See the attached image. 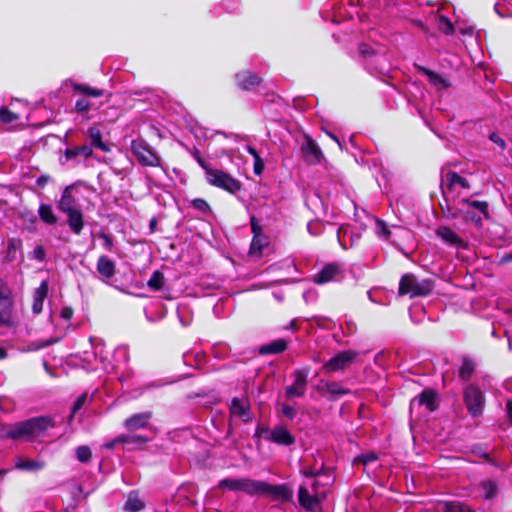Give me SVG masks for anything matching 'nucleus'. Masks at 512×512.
<instances>
[{
	"label": "nucleus",
	"instance_id": "obj_38",
	"mask_svg": "<svg viewBox=\"0 0 512 512\" xmlns=\"http://www.w3.org/2000/svg\"><path fill=\"white\" fill-rule=\"evenodd\" d=\"M462 202L465 205L464 209L478 211L480 214H483L484 217H488L487 202L477 200H463Z\"/></svg>",
	"mask_w": 512,
	"mask_h": 512
},
{
	"label": "nucleus",
	"instance_id": "obj_42",
	"mask_svg": "<svg viewBox=\"0 0 512 512\" xmlns=\"http://www.w3.org/2000/svg\"><path fill=\"white\" fill-rule=\"evenodd\" d=\"M443 511L444 512H474L469 506L458 502V501H452V502H445L443 504Z\"/></svg>",
	"mask_w": 512,
	"mask_h": 512
},
{
	"label": "nucleus",
	"instance_id": "obj_58",
	"mask_svg": "<svg viewBox=\"0 0 512 512\" xmlns=\"http://www.w3.org/2000/svg\"><path fill=\"white\" fill-rule=\"evenodd\" d=\"M281 411L283 415L290 420L294 419L296 416V410L288 404H283Z\"/></svg>",
	"mask_w": 512,
	"mask_h": 512
},
{
	"label": "nucleus",
	"instance_id": "obj_41",
	"mask_svg": "<svg viewBox=\"0 0 512 512\" xmlns=\"http://www.w3.org/2000/svg\"><path fill=\"white\" fill-rule=\"evenodd\" d=\"M268 244L267 238L262 234L254 235L251 246L250 253L251 254H261L263 248Z\"/></svg>",
	"mask_w": 512,
	"mask_h": 512
},
{
	"label": "nucleus",
	"instance_id": "obj_36",
	"mask_svg": "<svg viewBox=\"0 0 512 512\" xmlns=\"http://www.w3.org/2000/svg\"><path fill=\"white\" fill-rule=\"evenodd\" d=\"M38 213L41 220L46 224L53 225L57 221V218L52 210V207L48 204H41Z\"/></svg>",
	"mask_w": 512,
	"mask_h": 512
},
{
	"label": "nucleus",
	"instance_id": "obj_15",
	"mask_svg": "<svg viewBox=\"0 0 512 512\" xmlns=\"http://www.w3.org/2000/svg\"><path fill=\"white\" fill-rule=\"evenodd\" d=\"M385 47L380 44L362 43L359 46V53L364 59L376 58L377 61L385 59Z\"/></svg>",
	"mask_w": 512,
	"mask_h": 512
},
{
	"label": "nucleus",
	"instance_id": "obj_26",
	"mask_svg": "<svg viewBox=\"0 0 512 512\" xmlns=\"http://www.w3.org/2000/svg\"><path fill=\"white\" fill-rule=\"evenodd\" d=\"M45 467V463L41 460H31L24 457L15 459V468L24 471H39Z\"/></svg>",
	"mask_w": 512,
	"mask_h": 512
},
{
	"label": "nucleus",
	"instance_id": "obj_1",
	"mask_svg": "<svg viewBox=\"0 0 512 512\" xmlns=\"http://www.w3.org/2000/svg\"><path fill=\"white\" fill-rule=\"evenodd\" d=\"M54 427L52 418L40 416L9 426L4 436L13 440H31L42 436L48 429Z\"/></svg>",
	"mask_w": 512,
	"mask_h": 512
},
{
	"label": "nucleus",
	"instance_id": "obj_62",
	"mask_svg": "<svg viewBox=\"0 0 512 512\" xmlns=\"http://www.w3.org/2000/svg\"><path fill=\"white\" fill-rule=\"evenodd\" d=\"M253 168H254V173L256 175L262 174V172L264 170V162L261 159V157L254 160V167Z\"/></svg>",
	"mask_w": 512,
	"mask_h": 512
},
{
	"label": "nucleus",
	"instance_id": "obj_24",
	"mask_svg": "<svg viewBox=\"0 0 512 512\" xmlns=\"http://www.w3.org/2000/svg\"><path fill=\"white\" fill-rule=\"evenodd\" d=\"M58 209L65 213L72 212L78 210L76 200L71 194V188L67 187L61 196V199L58 203Z\"/></svg>",
	"mask_w": 512,
	"mask_h": 512
},
{
	"label": "nucleus",
	"instance_id": "obj_4",
	"mask_svg": "<svg viewBox=\"0 0 512 512\" xmlns=\"http://www.w3.org/2000/svg\"><path fill=\"white\" fill-rule=\"evenodd\" d=\"M131 151L143 166L159 167L160 156L143 139H135L131 142Z\"/></svg>",
	"mask_w": 512,
	"mask_h": 512
},
{
	"label": "nucleus",
	"instance_id": "obj_46",
	"mask_svg": "<svg viewBox=\"0 0 512 512\" xmlns=\"http://www.w3.org/2000/svg\"><path fill=\"white\" fill-rule=\"evenodd\" d=\"M0 301H13L12 290L2 279H0Z\"/></svg>",
	"mask_w": 512,
	"mask_h": 512
},
{
	"label": "nucleus",
	"instance_id": "obj_51",
	"mask_svg": "<svg viewBox=\"0 0 512 512\" xmlns=\"http://www.w3.org/2000/svg\"><path fill=\"white\" fill-rule=\"evenodd\" d=\"M462 211L465 213L466 217L473 221L476 224H480L483 214H480L478 211L470 210V209H462Z\"/></svg>",
	"mask_w": 512,
	"mask_h": 512
},
{
	"label": "nucleus",
	"instance_id": "obj_33",
	"mask_svg": "<svg viewBox=\"0 0 512 512\" xmlns=\"http://www.w3.org/2000/svg\"><path fill=\"white\" fill-rule=\"evenodd\" d=\"M144 508L143 501L138 497L136 492H131L125 503L124 510L126 512H138Z\"/></svg>",
	"mask_w": 512,
	"mask_h": 512
},
{
	"label": "nucleus",
	"instance_id": "obj_27",
	"mask_svg": "<svg viewBox=\"0 0 512 512\" xmlns=\"http://www.w3.org/2000/svg\"><path fill=\"white\" fill-rule=\"evenodd\" d=\"M65 214L67 215L68 225L71 231L74 234L79 235L84 225L82 212L78 209Z\"/></svg>",
	"mask_w": 512,
	"mask_h": 512
},
{
	"label": "nucleus",
	"instance_id": "obj_52",
	"mask_svg": "<svg viewBox=\"0 0 512 512\" xmlns=\"http://www.w3.org/2000/svg\"><path fill=\"white\" fill-rule=\"evenodd\" d=\"M192 206L203 213H207L210 211L209 204L205 200L200 198L194 199L192 201Z\"/></svg>",
	"mask_w": 512,
	"mask_h": 512
},
{
	"label": "nucleus",
	"instance_id": "obj_53",
	"mask_svg": "<svg viewBox=\"0 0 512 512\" xmlns=\"http://www.w3.org/2000/svg\"><path fill=\"white\" fill-rule=\"evenodd\" d=\"M377 456L375 453H366L358 456L355 461L361 462L364 465H368L374 461H376Z\"/></svg>",
	"mask_w": 512,
	"mask_h": 512
},
{
	"label": "nucleus",
	"instance_id": "obj_34",
	"mask_svg": "<svg viewBox=\"0 0 512 512\" xmlns=\"http://www.w3.org/2000/svg\"><path fill=\"white\" fill-rule=\"evenodd\" d=\"M88 136L91 140V146L96 147L104 152L108 151L107 145L102 141L101 132L96 127L88 129Z\"/></svg>",
	"mask_w": 512,
	"mask_h": 512
},
{
	"label": "nucleus",
	"instance_id": "obj_37",
	"mask_svg": "<svg viewBox=\"0 0 512 512\" xmlns=\"http://www.w3.org/2000/svg\"><path fill=\"white\" fill-rule=\"evenodd\" d=\"M22 241L19 238H10L7 242L6 258L8 261L16 259V253L21 251Z\"/></svg>",
	"mask_w": 512,
	"mask_h": 512
},
{
	"label": "nucleus",
	"instance_id": "obj_59",
	"mask_svg": "<svg viewBox=\"0 0 512 512\" xmlns=\"http://www.w3.org/2000/svg\"><path fill=\"white\" fill-rule=\"evenodd\" d=\"M223 5L230 13L236 12L239 9V2L237 0H224Z\"/></svg>",
	"mask_w": 512,
	"mask_h": 512
},
{
	"label": "nucleus",
	"instance_id": "obj_64",
	"mask_svg": "<svg viewBox=\"0 0 512 512\" xmlns=\"http://www.w3.org/2000/svg\"><path fill=\"white\" fill-rule=\"evenodd\" d=\"M49 181L50 177L48 175H41L37 178L36 184L38 187L44 188Z\"/></svg>",
	"mask_w": 512,
	"mask_h": 512
},
{
	"label": "nucleus",
	"instance_id": "obj_31",
	"mask_svg": "<svg viewBox=\"0 0 512 512\" xmlns=\"http://www.w3.org/2000/svg\"><path fill=\"white\" fill-rule=\"evenodd\" d=\"M287 348V342L283 339H277L260 347V354H278Z\"/></svg>",
	"mask_w": 512,
	"mask_h": 512
},
{
	"label": "nucleus",
	"instance_id": "obj_11",
	"mask_svg": "<svg viewBox=\"0 0 512 512\" xmlns=\"http://www.w3.org/2000/svg\"><path fill=\"white\" fill-rule=\"evenodd\" d=\"M358 354L359 353L354 350L341 351L326 361L323 365V369L327 373L344 370L356 359Z\"/></svg>",
	"mask_w": 512,
	"mask_h": 512
},
{
	"label": "nucleus",
	"instance_id": "obj_7",
	"mask_svg": "<svg viewBox=\"0 0 512 512\" xmlns=\"http://www.w3.org/2000/svg\"><path fill=\"white\" fill-rule=\"evenodd\" d=\"M470 184L468 180L458 173L449 171L443 178L442 181V192L446 199L454 197L455 194H459L461 190H469Z\"/></svg>",
	"mask_w": 512,
	"mask_h": 512
},
{
	"label": "nucleus",
	"instance_id": "obj_30",
	"mask_svg": "<svg viewBox=\"0 0 512 512\" xmlns=\"http://www.w3.org/2000/svg\"><path fill=\"white\" fill-rule=\"evenodd\" d=\"M13 301H0V325L12 324Z\"/></svg>",
	"mask_w": 512,
	"mask_h": 512
},
{
	"label": "nucleus",
	"instance_id": "obj_40",
	"mask_svg": "<svg viewBox=\"0 0 512 512\" xmlns=\"http://www.w3.org/2000/svg\"><path fill=\"white\" fill-rule=\"evenodd\" d=\"M118 440L127 446H142L148 439L141 435H121L118 436Z\"/></svg>",
	"mask_w": 512,
	"mask_h": 512
},
{
	"label": "nucleus",
	"instance_id": "obj_60",
	"mask_svg": "<svg viewBox=\"0 0 512 512\" xmlns=\"http://www.w3.org/2000/svg\"><path fill=\"white\" fill-rule=\"evenodd\" d=\"M489 139L501 149H505L506 143L497 133H491Z\"/></svg>",
	"mask_w": 512,
	"mask_h": 512
},
{
	"label": "nucleus",
	"instance_id": "obj_2",
	"mask_svg": "<svg viewBox=\"0 0 512 512\" xmlns=\"http://www.w3.org/2000/svg\"><path fill=\"white\" fill-rule=\"evenodd\" d=\"M325 497V490L319 489V482L313 480L309 486L301 485L298 491L300 505L307 511H316Z\"/></svg>",
	"mask_w": 512,
	"mask_h": 512
},
{
	"label": "nucleus",
	"instance_id": "obj_18",
	"mask_svg": "<svg viewBox=\"0 0 512 512\" xmlns=\"http://www.w3.org/2000/svg\"><path fill=\"white\" fill-rule=\"evenodd\" d=\"M151 417V412L137 413L127 418L124 422V426L129 431L139 430L148 425Z\"/></svg>",
	"mask_w": 512,
	"mask_h": 512
},
{
	"label": "nucleus",
	"instance_id": "obj_6",
	"mask_svg": "<svg viewBox=\"0 0 512 512\" xmlns=\"http://www.w3.org/2000/svg\"><path fill=\"white\" fill-rule=\"evenodd\" d=\"M258 480L250 478H226L219 482V488L229 491H241L248 495H258L259 489Z\"/></svg>",
	"mask_w": 512,
	"mask_h": 512
},
{
	"label": "nucleus",
	"instance_id": "obj_20",
	"mask_svg": "<svg viewBox=\"0 0 512 512\" xmlns=\"http://www.w3.org/2000/svg\"><path fill=\"white\" fill-rule=\"evenodd\" d=\"M96 269L97 272L103 278V280H108L114 276L116 271V265L106 255H101L98 258Z\"/></svg>",
	"mask_w": 512,
	"mask_h": 512
},
{
	"label": "nucleus",
	"instance_id": "obj_16",
	"mask_svg": "<svg viewBox=\"0 0 512 512\" xmlns=\"http://www.w3.org/2000/svg\"><path fill=\"white\" fill-rule=\"evenodd\" d=\"M397 296L399 298L404 296L413 298L416 296V279L413 274H404L401 277Z\"/></svg>",
	"mask_w": 512,
	"mask_h": 512
},
{
	"label": "nucleus",
	"instance_id": "obj_9",
	"mask_svg": "<svg viewBox=\"0 0 512 512\" xmlns=\"http://www.w3.org/2000/svg\"><path fill=\"white\" fill-rule=\"evenodd\" d=\"M258 495L269 496L274 501L288 502L291 500L293 493L286 484L272 485L260 481Z\"/></svg>",
	"mask_w": 512,
	"mask_h": 512
},
{
	"label": "nucleus",
	"instance_id": "obj_45",
	"mask_svg": "<svg viewBox=\"0 0 512 512\" xmlns=\"http://www.w3.org/2000/svg\"><path fill=\"white\" fill-rule=\"evenodd\" d=\"M91 455V449L88 446H79L76 449V457L82 463L88 462L91 458Z\"/></svg>",
	"mask_w": 512,
	"mask_h": 512
},
{
	"label": "nucleus",
	"instance_id": "obj_19",
	"mask_svg": "<svg viewBox=\"0 0 512 512\" xmlns=\"http://www.w3.org/2000/svg\"><path fill=\"white\" fill-rule=\"evenodd\" d=\"M418 73H422L426 77L427 81L437 90L446 89L450 85L448 80L441 76L440 74H437L434 71H431L419 65Z\"/></svg>",
	"mask_w": 512,
	"mask_h": 512
},
{
	"label": "nucleus",
	"instance_id": "obj_23",
	"mask_svg": "<svg viewBox=\"0 0 512 512\" xmlns=\"http://www.w3.org/2000/svg\"><path fill=\"white\" fill-rule=\"evenodd\" d=\"M418 404L425 405L430 411H434L439 404L438 394L433 389H426L418 397Z\"/></svg>",
	"mask_w": 512,
	"mask_h": 512
},
{
	"label": "nucleus",
	"instance_id": "obj_12",
	"mask_svg": "<svg viewBox=\"0 0 512 512\" xmlns=\"http://www.w3.org/2000/svg\"><path fill=\"white\" fill-rule=\"evenodd\" d=\"M308 372L304 370H296L293 373L294 381L285 388L287 398L302 397L307 387Z\"/></svg>",
	"mask_w": 512,
	"mask_h": 512
},
{
	"label": "nucleus",
	"instance_id": "obj_57",
	"mask_svg": "<svg viewBox=\"0 0 512 512\" xmlns=\"http://www.w3.org/2000/svg\"><path fill=\"white\" fill-rule=\"evenodd\" d=\"M228 350H229V348L224 344L215 345L213 347V352H214L215 356L218 358L226 357Z\"/></svg>",
	"mask_w": 512,
	"mask_h": 512
},
{
	"label": "nucleus",
	"instance_id": "obj_25",
	"mask_svg": "<svg viewBox=\"0 0 512 512\" xmlns=\"http://www.w3.org/2000/svg\"><path fill=\"white\" fill-rule=\"evenodd\" d=\"M318 390L321 393H327L331 397V400L336 399L338 396L345 395L348 393V390L343 388L340 384L336 382H321L318 386Z\"/></svg>",
	"mask_w": 512,
	"mask_h": 512
},
{
	"label": "nucleus",
	"instance_id": "obj_32",
	"mask_svg": "<svg viewBox=\"0 0 512 512\" xmlns=\"http://www.w3.org/2000/svg\"><path fill=\"white\" fill-rule=\"evenodd\" d=\"M13 103L9 107L0 108V122L3 124H12L20 120L21 115L12 109Z\"/></svg>",
	"mask_w": 512,
	"mask_h": 512
},
{
	"label": "nucleus",
	"instance_id": "obj_43",
	"mask_svg": "<svg viewBox=\"0 0 512 512\" xmlns=\"http://www.w3.org/2000/svg\"><path fill=\"white\" fill-rule=\"evenodd\" d=\"M483 497L485 499H492L497 494V485L493 480H485L481 483Z\"/></svg>",
	"mask_w": 512,
	"mask_h": 512
},
{
	"label": "nucleus",
	"instance_id": "obj_48",
	"mask_svg": "<svg viewBox=\"0 0 512 512\" xmlns=\"http://www.w3.org/2000/svg\"><path fill=\"white\" fill-rule=\"evenodd\" d=\"M433 289V282L431 280H423L418 282V296H424L430 293Z\"/></svg>",
	"mask_w": 512,
	"mask_h": 512
},
{
	"label": "nucleus",
	"instance_id": "obj_54",
	"mask_svg": "<svg viewBox=\"0 0 512 512\" xmlns=\"http://www.w3.org/2000/svg\"><path fill=\"white\" fill-rule=\"evenodd\" d=\"M90 106L91 104L87 99H79L75 103V110L80 113L87 112Z\"/></svg>",
	"mask_w": 512,
	"mask_h": 512
},
{
	"label": "nucleus",
	"instance_id": "obj_10",
	"mask_svg": "<svg viewBox=\"0 0 512 512\" xmlns=\"http://www.w3.org/2000/svg\"><path fill=\"white\" fill-rule=\"evenodd\" d=\"M300 149L304 161L309 165L320 164L325 159L319 145L308 134H304Z\"/></svg>",
	"mask_w": 512,
	"mask_h": 512
},
{
	"label": "nucleus",
	"instance_id": "obj_13",
	"mask_svg": "<svg viewBox=\"0 0 512 512\" xmlns=\"http://www.w3.org/2000/svg\"><path fill=\"white\" fill-rule=\"evenodd\" d=\"M267 439L282 446H290L295 442V438L290 431L280 424L274 426L270 431H268Z\"/></svg>",
	"mask_w": 512,
	"mask_h": 512
},
{
	"label": "nucleus",
	"instance_id": "obj_56",
	"mask_svg": "<svg viewBox=\"0 0 512 512\" xmlns=\"http://www.w3.org/2000/svg\"><path fill=\"white\" fill-rule=\"evenodd\" d=\"M31 258L37 261H43L45 259V250L41 245H37L31 253Z\"/></svg>",
	"mask_w": 512,
	"mask_h": 512
},
{
	"label": "nucleus",
	"instance_id": "obj_35",
	"mask_svg": "<svg viewBox=\"0 0 512 512\" xmlns=\"http://www.w3.org/2000/svg\"><path fill=\"white\" fill-rule=\"evenodd\" d=\"M475 367V362L472 359L464 358L459 369V377L464 381L469 380L475 371Z\"/></svg>",
	"mask_w": 512,
	"mask_h": 512
},
{
	"label": "nucleus",
	"instance_id": "obj_50",
	"mask_svg": "<svg viewBox=\"0 0 512 512\" xmlns=\"http://www.w3.org/2000/svg\"><path fill=\"white\" fill-rule=\"evenodd\" d=\"M88 400V395L86 393L80 395L76 401L74 402V405L72 407V411H71V415L70 417L72 418L74 416V414L79 411L83 406L84 404L87 402Z\"/></svg>",
	"mask_w": 512,
	"mask_h": 512
},
{
	"label": "nucleus",
	"instance_id": "obj_17",
	"mask_svg": "<svg viewBox=\"0 0 512 512\" xmlns=\"http://www.w3.org/2000/svg\"><path fill=\"white\" fill-rule=\"evenodd\" d=\"M47 294L48 282L47 280H43L39 287H37L33 292L32 312L35 315H38L43 311L44 300L46 299Z\"/></svg>",
	"mask_w": 512,
	"mask_h": 512
},
{
	"label": "nucleus",
	"instance_id": "obj_39",
	"mask_svg": "<svg viewBox=\"0 0 512 512\" xmlns=\"http://www.w3.org/2000/svg\"><path fill=\"white\" fill-rule=\"evenodd\" d=\"M165 284V278L162 272L156 270L152 273L150 279L147 282V286L152 291H159L163 288Z\"/></svg>",
	"mask_w": 512,
	"mask_h": 512
},
{
	"label": "nucleus",
	"instance_id": "obj_28",
	"mask_svg": "<svg viewBox=\"0 0 512 512\" xmlns=\"http://www.w3.org/2000/svg\"><path fill=\"white\" fill-rule=\"evenodd\" d=\"M442 4L437 5V14L434 16V21L437 28L446 35H451L454 32V26L452 22L445 16L439 14Z\"/></svg>",
	"mask_w": 512,
	"mask_h": 512
},
{
	"label": "nucleus",
	"instance_id": "obj_8",
	"mask_svg": "<svg viewBox=\"0 0 512 512\" xmlns=\"http://www.w3.org/2000/svg\"><path fill=\"white\" fill-rule=\"evenodd\" d=\"M344 276V265L338 262H332L325 264L320 271L314 275L313 281L318 285H322L333 281H340Z\"/></svg>",
	"mask_w": 512,
	"mask_h": 512
},
{
	"label": "nucleus",
	"instance_id": "obj_5",
	"mask_svg": "<svg viewBox=\"0 0 512 512\" xmlns=\"http://www.w3.org/2000/svg\"><path fill=\"white\" fill-rule=\"evenodd\" d=\"M206 179L209 184L224 189L230 193H235L241 189L240 181L222 170L212 168L207 169Z\"/></svg>",
	"mask_w": 512,
	"mask_h": 512
},
{
	"label": "nucleus",
	"instance_id": "obj_14",
	"mask_svg": "<svg viewBox=\"0 0 512 512\" xmlns=\"http://www.w3.org/2000/svg\"><path fill=\"white\" fill-rule=\"evenodd\" d=\"M436 234L444 243L450 246L457 248H464L466 246L463 239L460 238L451 228L447 226H440L436 230Z\"/></svg>",
	"mask_w": 512,
	"mask_h": 512
},
{
	"label": "nucleus",
	"instance_id": "obj_21",
	"mask_svg": "<svg viewBox=\"0 0 512 512\" xmlns=\"http://www.w3.org/2000/svg\"><path fill=\"white\" fill-rule=\"evenodd\" d=\"M92 147L89 145H81L67 148L64 152L66 160L79 161L80 159H88L92 155Z\"/></svg>",
	"mask_w": 512,
	"mask_h": 512
},
{
	"label": "nucleus",
	"instance_id": "obj_63",
	"mask_svg": "<svg viewBox=\"0 0 512 512\" xmlns=\"http://www.w3.org/2000/svg\"><path fill=\"white\" fill-rule=\"evenodd\" d=\"M60 316L65 320H70L73 316V309L71 307H63Z\"/></svg>",
	"mask_w": 512,
	"mask_h": 512
},
{
	"label": "nucleus",
	"instance_id": "obj_29",
	"mask_svg": "<svg viewBox=\"0 0 512 512\" xmlns=\"http://www.w3.org/2000/svg\"><path fill=\"white\" fill-rule=\"evenodd\" d=\"M230 412L235 416H239L244 422H247L250 419L246 403L239 398H234L232 400Z\"/></svg>",
	"mask_w": 512,
	"mask_h": 512
},
{
	"label": "nucleus",
	"instance_id": "obj_22",
	"mask_svg": "<svg viewBox=\"0 0 512 512\" xmlns=\"http://www.w3.org/2000/svg\"><path fill=\"white\" fill-rule=\"evenodd\" d=\"M236 81L241 89L249 90L260 83V78L252 72L245 71L236 75Z\"/></svg>",
	"mask_w": 512,
	"mask_h": 512
},
{
	"label": "nucleus",
	"instance_id": "obj_3",
	"mask_svg": "<svg viewBox=\"0 0 512 512\" xmlns=\"http://www.w3.org/2000/svg\"><path fill=\"white\" fill-rule=\"evenodd\" d=\"M463 402L471 417L476 418L483 414L486 399L477 385L470 384L464 388Z\"/></svg>",
	"mask_w": 512,
	"mask_h": 512
},
{
	"label": "nucleus",
	"instance_id": "obj_44",
	"mask_svg": "<svg viewBox=\"0 0 512 512\" xmlns=\"http://www.w3.org/2000/svg\"><path fill=\"white\" fill-rule=\"evenodd\" d=\"M75 90L91 97H101L104 94L103 90L92 88L86 85H75Z\"/></svg>",
	"mask_w": 512,
	"mask_h": 512
},
{
	"label": "nucleus",
	"instance_id": "obj_61",
	"mask_svg": "<svg viewBox=\"0 0 512 512\" xmlns=\"http://www.w3.org/2000/svg\"><path fill=\"white\" fill-rule=\"evenodd\" d=\"M347 234V230L344 229V228H339L338 230V234H337V237H338V241L340 243V245L344 248V249H348V246L346 244V241H345V236Z\"/></svg>",
	"mask_w": 512,
	"mask_h": 512
},
{
	"label": "nucleus",
	"instance_id": "obj_55",
	"mask_svg": "<svg viewBox=\"0 0 512 512\" xmlns=\"http://www.w3.org/2000/svg\"><path fill=\"white\" fill-rule=\"evenodd\" d=\"M191 155L196 160V162L205 170V172H207V169H210V167H208V165L206 164L205 160L202 158L198 149L194 148L191 151Z\"/></svg>",
	"mask_w": 512,
	"mask_h": 512
},
{
	"label": "nucleus",
	"instance_id": "obj_47",
	"mask_svg": "<svg viewBox=\"0 0 512 512\" xmlns=\"http://www.w3.org/2000/svg\"><path fill=\"white\" fill-rule=\"evenodd\" d=\"M376 233L380 238L388 239L390 236V230L386 223L380 219H376Z\"/></svg>",
	"mask_w": 512,
	"mask_h": 512
},
{
	"label": "nucleus",
	"instance_id": "obj_49",
	"mask_svg": "<svg viewBox=\"0 0 512 512\" xmlns=\"http://www.w3.org/2000/svg\"><path fill=\"white\" fill-rule=\"evenodd\" d=\"M307 230L311 235L317 236L322 233L323 225L319 221H310L307 224Z\"/></svg>",
	"mask_w": 512,
	"mask_h": 512
}]
</instances>
